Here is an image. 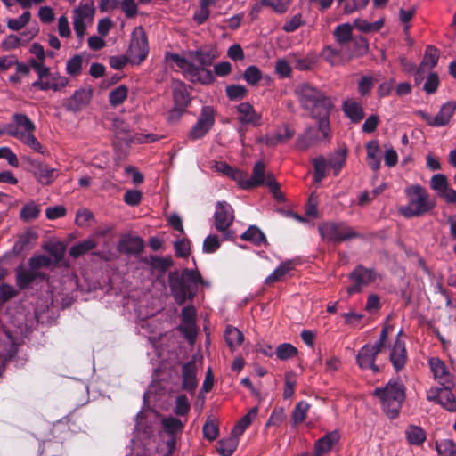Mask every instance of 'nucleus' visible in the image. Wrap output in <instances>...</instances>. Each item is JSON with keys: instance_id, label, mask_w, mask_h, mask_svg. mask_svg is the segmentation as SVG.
Listing matches in <instances>:
<instances>
[{"instance_id": "nucleus-1", "label": "nucleus", "mask_w": 456, "mask_h": 456, "mask_svg": "<svg viewBox=\"0 0 456 456\" xmlns=\"http://www.w3.org/2000/svg\"><path fill=\"white\" fill-rule=\"evenodd\" d=\"M190 58L198 61L199 65L180 56L178 53H166V60L174 62L182 71L184 77L193 84L211 85L215 81V76L207 67L212 65L218 54L211 45H203L195 51L188 53Z\"/></svg>"}, {"instance_id": "nucleus-2", "label": "nucleus", "mask_w": 456, "mask_h": 456, "mask_svg": "<svg viewBox=\"0 0 456 456\" xmlns=\"http://www.w3.org/2000/svg\"><path fill=\"white\" fill-rule=\"evenodd\" d=\"M295 94L301 108L309 111L312 118L320 119L321 130L327 132L328 118L333 107L330 97L307 83L298 85Z\"/></svg>"}, {"instance_id": "nucleus-3", "label": "nucleus", "mask_w": 456, "mask_h": 456, "mask_svg": "<svg viewBox=\"0 0 456 456\" xmlns=\"http://www.w3.org/2000/svg\"><path fill=\"white\" fill-rule=\"evenodd\" d=\"M204 281L198 270L184 268L181 273L177 270L168 273V285L171 295L178 305L186 301H192L198 293V286Z\"/></svg>"}, {"instance_id": "nucleus-4", "label": "nucleus", "mask_w": 456, "mask_h": 456, "mask_svg": "<svg viewBox=\"0 0 456 456\" xmlns=\"http://www.w3.org/2000/svg\"><path fill=\"white\" fill-rule=\"evenodd\" d=\"M406 387L399 379H392L384 387H376L372 395L379 398L382 411L390 419L399 417L405 400Z\"/></svg>"}, {"instance_id": "nucleus-5", "label": "nucleus", "mask_w": 456, "mask_h": 456, "mask_svg": "<svg viewBox=\"0 0 456 456\" xmlns=\"http://www.w3.org/2000/svg\"><path fill=\"white\" fill-rule=\"evenodd\" d=\"M35 131L36 125L34 122L26 114L22 113H15L12 116V122L0 126V134L14 137L36 152L44 154L45 150L33 134Z\"/></svg>"}, {"instance_id": "nucleus-6", "label": "nucleus", "mask_w": 456, "mask_h": 456, "mask_svg": "<svg viewBox=\"0 0 456 456\" xmlns=\"http://www.w3.org/2000/svg\"><path fill=\"white\" fill-rule=\"evenodd\" d=\"M408 203L398 208L405 218L419 217L430 212L436 206L427 189L419 184H411L404 189Z\"/></svg>"}, {"instance_id": "nucleus-7", "label": "nucleus", "mask_w": 456, "mask_h": 456, "mask_svg": "<svg viewBox=\"0 0 456 456\" xmlns=\"http://www.w3.org/2000/svg\"><path fill=\"white\" fill-rule=\"evenodd\" d=\"M318 231L322 239L334 245L360 238L361 233L345 222H326L320 224Z\"/></svg>"}, {"instance_id": "nucleus-8", "label": "nucleus", "mask_w": 456, "mask_h": 456, "mask_svg": "<svg viewBox=\"0 0 456 456\" xmlns=\"http://www.w3.org/2000/svg\"><path fill=\"white\" fill-rule=\"evenodd\" d=\"M234 220V214L232 206L226 201H218L215 208L214 225L217 232L226 240H232L235 238L234 231L230 227Z\"/></svg>"}, {"instance_id": "nucleus-9", "label": "nucleus", "mask_w": 456, "mask_h": 456, "mask_svg": "<svg viewBox=\"0 0 456 456\" xmlns=\"http://www.w3.org/2000/svg\"><path fill=\"white\" fill-rule=\"evenodd\" d=\"M149 53V45L145 31L142 27L135 28L131 35L127 55L130 62L140 65Z\"/></svg>"}, {"instance_id": "nucleus-10", "label": "nucleus", "mask_w": 456, "mask_h": 456, "mask_svg": "<svg viewBox=\"0 0 456 456\" xmlns=\"http://www.w3.org/2000/svg\"><path fill=\"white\" fill-rule=\"evenodd\" d=\"M215 124L214 110L211 107L205 106L190 130L187 138L190 141H197L205 137Z\"/></svg>"}, {"instance_id": "nucleus-11", "label": "nucleus", "mask_w": 456, "mask_h": 456, "mask_svg": "<svg viewBox=\"0 0 456 456\" xmlns=\"http://www.w3.org/2000/svg\"><path fill=\"white\" fill-rule=\"evenodd\" d=\"M330 139V120L328 119V129L325 133L321 130L320 119H318V127H309L305 134L297 138L296 146L300 151H306L310 147L325 140Z\"/></svg>"}, {"instance_id": "nucleus-12", "label": "nucleus", "mask_w": 456, "mask_h": 456, "mask_svg": "<svg viewBox=\"0 0 456 456\" xmlns=\"http://www.w3.org/2000/svg\"><path fill=\"white\" fill-rule=\"evenodd\" d=\"M28 171L42 185H50L58 177L59 171L47 164L34 159H28Z\"/></svg>"}, {"instance_id": "nucleus-13", "label": "nucleus", "mask_w": 456, "mask_h": 456, "mask_svg": "<svg viewBox=\"0 0 456 456\" xmlns=\"http://www.w3.org/2000/svg\"><path fill=\"white\" fill-rule=\"evenodd\" d=\"M454 386V381L446 380L444 387H439L436 391V396L428 395L427 399L429 402L440 404L450 412H456V397L452 392Z\"/></svg>"}, {"instance_id": "nucleus-14", "label": "nucleus", "mask_w": 456, "mask_h": 456, "mask_svg": "<svg viewBox=\"0 0 456 456\" xmlns=\"http://www.w3.org/2000/svg\"><path fill=\"white\" fill-rule=\"evenodd\" d=\"M46 278V274L40 271H34L33 269H26L22 265L15 269V281L16 285L20 290L27 289L37 279L43 281Z\"/></svg>"}, {"instance_id": "nucleus-15", "label": "nucleus", "mask_w": 456, "mask_h": 456, "mask_svg": "<svg viewBox=\"0 0 456 456\" xmlns=\"http://www.w3.org/2000/svg\"><path fill=\"white\" fill-rule=\"evenodd\" d=\"M237 120L241 125L258 126L261 124L262 115L256 111L254 106L248 102H241L236 107Z\"/></svg>"}, {"instance_id": "nucleus-16", "label": "nucleus", "mask_w": 456, "mask_h": 456, "mask_svg": "<svg viewBox=\"0 0 456 456\" xmlns=\"http://www.w3.org/2000/svg\"><path fill=\"white\" fill-rule=\"evenodd\" d=\"M401 333L402 331L399 332L389 354L390 362L396 372L402 370L408 361L405 342L399 338Z\"/></svg>"}, {"instance_id": "nucleus-17", "label": "nucleus", "mask_w": 456, "mask_h": 456, "mask_svg": "<svg viewBox=\"0 0 456 456\" xmlns=\"http://www.w3.org/2000/svg\"><path fill=\"white\" fill-rule=\"evenodd\" d=\"M73 26L77 37L82 38L86 35V26L85 20L94 14V9L88 4L81 5L74 10Z\"/></svg>"}, {"instance_id": "nucleus-18", "label": "nucleus", "mask_w": 456, "mask_h": 456, "mask_svg": "<svg viewBox=\"0 0 456 456\" xmlns=\"http://www.w3.org/2000/svg\"><path fill=\"white\" fill-rule=\"evenodd\" d=\"M197 365L195 361L185 362L182 368V388L190 393H193L198 386Z\"/></svg>"}, {"instance_id": "nucleus-19", "label": "nucleus", "mask_w": 456, "mask_h": 456, "mask_svg": "<svg viewBox=\"0 0 456 456\" xmlns=\"http://www.w3.org/2000/svg\"><path fill=\"white\" fill-rule=\"evenodd\" d=\"M348 49L334 45H327L322 51V57L331 65H337L344 60H350Z\"/></svg>"}, {"instance_id": "nucleus-20", "label": "nucleus", "mask_w": 456, "mask_h": 456, "mask_svg": "<svg viewBox=\"0 0 456 456\" xmlns=\"http://www.w3.org/2000/svg\"><path fill=\"white\" fill-rule=\"evenodd\" d=\"M265 165L264 162H256L253 167L252 175L250 178H248V174L245 173V177H243L242 182V189L251 190L253 188L264 185L265 176Z\"/></svg>"}, {"instance_id": "nucleus-21", "label": "nucleus", "mask_w": 456, "mask_h": 456, "mask_svg": "<svg viewBox=\"0 0 456 456\" xmlns=\"http://www.w3.org/2000/svg\"><path fill=\"white\" fill-rule=\"evenodd\" d=\"M352 286L347 288L349 295L359 292L370 281V270L357 266L351 273Z\"/></svg>"}, {"instance_id": "nucleus-22", "label": "nucleus", "mask_w": 456, "mask_h": 456, "mask_svg": "<svg viewBox=\"0 0 456 456\" xmlns=\"http://www.w3.org/2000/svg\"><path fill=\"white\" fill-rule=\"evenodd\" d=\"M115 134L118 140L123 141L126 145L134 142L147 143V139L143 134H135L131 135L124 123L119 119L114 120Z\"/></svg>"}, {"instance_id": "nucleus-23", "label": "nucleus", "mask_w": 456, "mask_h": 456, "mask_svg": "<svg viewBox=\"0 0 456 456\" xmlns=\"http://www.w3.org/2000/svg\"><path fill=\"white\" fill-rule=\"evenodd\" d=\"M28 65L29 69H33L37 74V79L32 83L31 86L41 91H47V88L50 86L46 83H43V79L50 75V69L45 65V61L30 59Z\"/></svg>"}, {"instance_id": "nucleus-24", "label": "nucleus", "mask_w": 456, "mask_h": 456, "mask_svg": "<svg viewBox=\"0 0 456 456\" xmlns=\"http://www.w3.org/2000/svg\"><path fill=\"white\" fill-rule=\"evenodd\" d=\"M355 33L353 32V27L349 23L338 25L334 31L333 37L335 44L343 48H350L352 39Z\"/></svg>"}, {"instance_id": "nucleus-25", "label": "nucleus", "mask_w": 456, "mask_h": 456, "mask_svg": "<svg viewBox=\"0 0 456 456\" xmlns=\"http://www.w3.org/2000/svg\"><path fill=\"white\" fill-rule=\"evenodd\" d=\"M144 248V242L138 236H128L119 240L118 249L120 253L138 255L141 254Z\"/></svg>"}, {"instance_id": "nucleus-26", "label": "nucleus", "mask_w": 456, "mask_h": 456, "mask_svg": "<svg viewBox=\"0 0 456 456\" xmlns=\"http://www.w3.org/2000/svg\"><path fill=\"white\" fill-rule=\"evenodd\" d=\"M339 436L337 432H330L324 436L317 439L314 443V451L313 456H322L330 452L338 442Z\"/></svg>"}, {"instance_id": "nucleus-27", "label": "nucleus", "mask_w": 456, "mask_h": 456, "mask_svg": "<svg viewBox=\"0 0 456 456\" xmlns=\"http://www.w3.org/2000/svg\"><path fill=\"white\" fill-rule=\"evenodd\" d=\"M456 110V102L449 101L443 104L438 113L434 117L433 124L436 127L444 126L449 124Z\"/></svg>"}, {"instance_id": "nucleus-28", "label": "nucleus", "mask_w": 456, "mask_h": 456, "mask_svg": "<svg viewBox=\"0 0 456 456\" xmlns=\"http://www.w3.org/2000/svg\"><path fill=\"white\" fill-rule=\"evenodd\" d=\"M90 99V91L86 89L77 90L68 100L67 109L73 112L79 111L89 103Z\"/></svg>"}, {"instance_id": "nucleus-29", "label": "nucleus", "mask_w": 456, "mask_h": 456, "mask_svg": "<svg viewBox=\"0 0 456 456\" xmlns=\"http://www.w3.org/2000/svg\"><path fill=\"white\" fill-rule=\"evenodd\" d=\"M429 365L436 379L438 380L442 387H444V382L454 381L452 376L448 371L446 365L443 361L438 358H431Z\"/></svg>"}, {"instance_id": "nucleus-30", "label": "nucleus", "mask_w": 456, "mask_h": 456, "mask_svg": "<svg viewBox=\"0 0 456 456\" xmlns=\"http://www.w3.org/2000/svg\"><path fill=\"white\" fill-rule=\"evenodd\" d=\"M345 115L354 123H359L364 118L363 109L358 102L354 99H347L343 102Z\"/></svg>"}, {"instance_id": "nucleus-31", "label": "nucleus", "mask_w": 456, "mask_h": 456, "mask_svg": "<svg viewBox=\"0 0 456 456\" xmlns=\"http://www.w3.org/2000/svg\"><path fill=\"white\" fill-rule=\"evenodd\" d=\"M37 236L36 232L32 230L28 229L23 233H21L17 241L14 243L12 248V252L14 255L19 256L22 252L26 250H29L32 248L34 241L37 240Z\"/></svg>"}, {"instance_id": "nucleus-32", "label": "nucleus", "mask_w": 456, "mask_h": 456, "mask_svg": "<svg viewBox=\"0 0 456 456\" xmlns=\"http://www.w3.org/2000/svg\"><path fill=\"white\" fill-rule=\"evenodd\" d=\"M240 239L251 242L255 246L267 244V239L265 233L256 225H250L241 235Z\"/></svg>"}, {"instance_id": "nucleus-33", "label": "nucleus", "mask_w": 456, "mask_h": 456, "mask_svg": "<svg viewBox=\"0 0 456 456\" xmlns=\"http://www.w3.org/2000/svg\"><path fill=\"white\" fill-rule=\"evenodd\" d=\"M368 38L362 36L361 34H354L352 39L351 46L348 48V52L351 53L350 59L363 55L368 52Z\"/></svg>"}, {"instance_id": "nucleus-34", "label": "nucleus", "mask_w": 456, "mask_h": 456, "mask_svg": "<svg viewBox=\"0 0 456 456\" xmlns=\"http://www.w3.org/2000/svg\"><path fill=\"white\" fill-rule=\"evenodd\" d=\"M393 330V326L386 321L381 330L379 339L372 346V357L381 352L383 347L386 346V342L387 340L388 334ZM374 359L372 358V362ZM372 371H379V368L374 365L372 362Z\"/></svg>"}, {"instance_id": "nucleus-35", "label": "nucleus", "mask_w": 456, "mask_h": 456, "mask_svg": "<svg viewBox=\"0 0 456 456\" xmlns=\"http://www.w3.org/2000/svg\"><path fill=\"white\" fill-rule=\"evenodd\" d=\"M216 169L217 171L237 182L239 186L242 189V182L243 177H245V172L238 168H234L228 165L226 162L222 161L216 163Z\"/></svg>"}, {"instance_id": "nucleus-36", "label": "nucleus", "mask_w": 456, "mask_h": 456, "mask_svg": "<svg viewBox=\"0 0 456 456\" xmlns=\"http://www.w3.org/2000/svg\"><path fill=\"white\" fill-rule=\"evenodd\" d=\"M406 438L412 445H421L427 439L425 430L415 425L409 426L405 430Z\"/></svg>"}, {"instance_id": "nucleus-37", "label": "nucleus", "mask_w": 456, "mask_h": 456, "mask_svg": "<svg viewBox=\"0 0 456 456\" xmlns=\"http://www.w3.org/2000/svg\"><path fill=\"white\" fill-rule=\"evenodd\" d=\"M292 264L289 261L281 263L265 281V284L271 285L274 282L282 281L285 276L292 270Z\"/></svg>"}, {"instance_id": "nucleus-38", "label": "nucleus", "mask_w": 456, "mask_h": 456, "mask_svg": "<svg viewBox=\"0 0 456 456\" xmlns=\"http://www.w3.org/2000/svg\"><path fill=\"white\" fill-rule=\"evenodd\" d=\"M224 339L227 346L231 349H233L234 347L240 346L242 344L244 340V335L237 328L227 326L224 331Z\"/></svg>"}, {"instance_id": "nucleus-39", "label": "nucleus", "mask_w": 456, "mask_h": 456, "mask_svg": "<svg viewBox=\"0 0 456 456\" xmlns=\"http://www.w3.org/2000/svg\"><path fill=\"white\" fill-rule=\"evenodd\" d=\"M95 248L96 242L93 239L88 238L73 245L69 249V256L77 259Z\"/></svg>"}, {"instance_id": "nucleus-40", "label": "nucleus", "mask_w": 456, "mask_h": 456, "mask_svg": "<svg viewBox=\"0 0 456 456\" xmlns=\"http://www.w3.org/2000/svg\"><path fill=\"white\" fill-rule=\"evenodd\" d=\"M149 265L151 269L164 273L174 265V262L170 256L165 257L150 256Z\"/></svg>"}, {"instance_id": "nucleus-41", "label": "nucleus", "mask_w": 456, "mask_h": 456, "mask_svg": "<svg viewBox=\"0 0 456 456\" xmlns=\"http://www.w3.org/2000/svg\"><path fill=\"white\" fill-rule=\"evenodd\" d=\"M238 436H232L227 439H222L217 443L216 450L222 456H231L238 446Z\"/></svg>"}, {"instance_id": "nucleus-42", "label": "nucleus", "mask_w": 456, "mask_h": 456, "mask_svg": "<svg viewBox=\"0 0 456 456\" xmlns=\"http://www.w3.org/2000/svg\"><path fill=\"white\" fill-rule=\"evenodd\" d=\"M43 83H46L50 86L47 90L51 89L57 92L68 85L69 79L61 76L59 73H53L50 71V75L46 76L45 79H43Z\"/></svg>"}, {"instance_id": "nucleus-43", "label": "nucleus", "mask_w": 456, "mask_h": 456, "mask_svg": "<svg viewBox=\"0 0 456 456\" xmlns=\"http://www.w3.org/2000/svg\"><path fill=\"white\" fill-rule=\"evenodd\" d=\"M347 155L346 148H339L333 155L329 158L328 165L335 170L337 175L346 163Z\"/></svg>"}, {"instance_id": "nucleus-44", "label": "nucleus", "mask_w": 456, "mask_h": 456, "mask_svg": "<svg viewBox=\"0 0 456 456\" xmlns=\"http://www.w3.org/2000/svg\"><path fill=\"white\" fill-rule=\"evenodd\" d=\"M310 407L311 405L306 401H300L296 404L291 414V422L293 426H297L305 419Z\"/></svg>"}, {"instance_id": "nucleus-45", "label": "nucleus", "mask_w": 456, "mask_h": 456, "mask_svg": "<svg viewBox=\"0 0 456 456\" xmlns=\"http://www.w3.org/2000/svg\"><path fill=\"white\" fill-rule=\"evenodd\" d=\"M175 106L187 108L191 102L190 95L183 83L173 90Z\"/></svg>"}, {"instance_id": "nucleus-46", "label": "nucleus", "mask_w": 456, "mask_h": 456, "mask_svg": "<svg viewBox=\"0 0 456 456\" xmlns=\"http://www.w3.org/2000/svg\"><path fill=\"white\" fill-rule=\"evenodd\" d=\"M39 214L40 206L36 204L34 201H29L22 207L20 212V218L22 221L28 222L37 219Z\"/></svg>"}, {"instance_id": "nucleus-47", "label": "nucleus", "mask_w": 456, "mask_h": 456, "mask_svg": "<svg viewBox=\"0 0 456 456\" xmlns=\"http://www.w3.org/2000/svg\"><path fill=\"white\" fill-rule=\"evenodd\" d=\"M127 95V86L121 85L110 92L109 102L111 106L116 107L122 104L126 100Z\"/></svg>"}, {"instance_id": "nucleus-48", "label": "nucleus", "mask_w": 456, "mask_h": 456, "mask_svg": "<svg viewBox=\"0 0 456 456\" xmlns=\"http://www.w3.org/2000/svg\"><path fill=\"white\" fill-rule=\"evenodd\" d=\"M162 425L168 436H175L181 433L184 428V424L175 417L163 419Z\"/></svg>"}, {"instance_id": "nucleus-49", "label": "nucleus", "mask_w": 456, "mask_h": 456, "mask_svg": "<svg viewBox=\"0 0 456 456\" xmlns=\"http://www.w3.org/2000/svg\"><path fill=\"white\" fill-rule=\"evenodd\" d=\"M275 354L278 359L286 361L288 359L296 357L298 354V350L290 343H282L277 346Z\"/></svg>"}, {"instance_id": "nucleus-50", "label": "nucleus", "mask_w": 456, "mask_h": 456, "mask_svg": "<svg viewBox=\"0 0 456 456\" xmlns=\"http://www.w3.org/2000/svg\"><path fill=\"white\" fill-rule=\"evenodd\" d=\"M242 77L248 85L256 86L262 79V72L256 65H250L245 69Z\"/></svg>"}, {"instance_id": "nucleus-51", "label": "nucleus", "mask_w": 456, "mask_h": 456, "mask_svg": "<svg viewBox=\"0 0 456 456\" xmlns=\"http://www.w3.org/2000/svg\"><path fill=\"white\" fill-rule=\"evenodd\" d=\"M203 436L212 442L219 436L218 424L211 417H208L202 428Z\"/></svg>"}, {"instance_id": "nucleus-52", "label": "nucleus", "mask_w": 456, "mask_h": 456, "mask_svg": "<svg viewBox=\"0 0 456 456\" xmlns=\"http://www.w3.org/2000/svg\"><path fill=\"white\" fill-rule=\"evenodd\" d=\"M294 136V131L289 126H285L283 132H278L276 134L267 136L266 144L268 146H275L279 143H282Z\"/></svg>"}, {"instance_id": "nucleus-53", "label": "nucleus", "mask_w": 456, "mask_h": 456, "mask_svg": "<svg viewBox=\"0 0 456 456\" xmlns=\"http://www.w3.org/2000/svg\"><path fill=\"white\" fill-rule=\"evenodd\" d=\"M436 449L439 456H456V444L452 439L436 442Z\"/></svg>"}, {"instance_id": "nucleus-54", "label": "nucleus", "mask_w": 456, "mask_h": 456, "mask_svg": "<svg viewBox=\"0 0 456 456\" xmlns=\"http://www.w3.org/2000/svg\"><path fill=\"white\" fill-rule=\"evenodd\" d=\"M225 94L230 101H240L248 94V89L244 86L231 85L226 86Z\"/></svg>"}, {"instance_id": "nucleus-55", "label": "nucleus", "mask_w": 456, "mask_h": 456, "mask_svg": "<svg viewBox=\"0 0 456 456\" xmlns=\"http://www.w3.org/2000/svg\"><path fill=\"white\" fill-rule=\"evenodd\" d=\"M53 264L51 257L45 255L34 256L28 259L29 268L38 271L41 268H48Z\"/></svg>"}, {"instance_id": "nucleus-56", "label": "nucleus", "mask_w": 456, "mask_h": 456, "mask_svg": "<svg viewBox=\"0 0 456 456\" xmlns=\"http://www.w3.org/2000/svg\"><path fill=\"white\" fill-rule=\"evenodd\" d=\"M356 362L362 370L370 369V345L365 344L358 352Z\"/></svg>"}, {"instance_id": "nucleus-57", "label": "nucleus", "mask_w": 456, "mask_h": 456, "mask_svg": "<svg viewBox=\"0 0 456 456\" xmlns=\"http://www.w3.org/2000/svg\"><path fill=\"white\" fill-rule=\"evenodd\" d=\"M261 5L264 7L272 8V10L278 14H283L289 9V1L285 2L283 0H261Z\"/></svg>"}, {"instance_id": "nucleus-58", "label": "nucleus", "mask_w": 456, "mask_h": 456, "mask_svg": "<svg viewBox=\"0 0 456 456\" xmlns=\"http://www.w3.org/2000/svg\"><path fill=\"white\" fill-rule=\"evenodd\" d=\"M31 13L28 11L24 12L18 19H11L7 22L9 29L18 31L24 28L30 20Z\"/></svg>"}, {"instance_id": "nucleus-59", "label": "nucleus", "mask_w": 456, "mask_h": 456, "mask_svg": "<svg viewBox=\"0 0 456 456\" xmlns=\"http://www.w3.org/2000/svg\"><path fill=\"white\" fill-rule=\"evenodd\" d=\"M439 60V53L436 46L428 45L425 52L424 59L421 62V66L428 65L430 63V68H435L437 65Z\"/></svg>"}, {"instance_id": "nucleus-60", "label": "nucleus", "mask_w": 456, "mask_h": 456, "mask_svg": "<svg viewBox=\"0 0 456 456\" xmlns=\"http://www.w3.org/2000/svg\"><path fill=\"white\" fill-rule=\"evenodd\" d=\"M314 167V181L321 182L325 177L327 162L322 156H319L313 160Z\"/></svg>"}, {"instance_id": "nucleus-61", "label": "nucleus", "mask_w": 456, "mask_h": 456, "mask_svg": "<svg viewBox=\"0 0 456 456\" xmlns=\"http://www.w3.org/2000/svg\"><path fill=\"white\" fill-rule=\"evenodd\" d=\"M83 60L80 55L70 58L66 64V71L70 76H77L82 69Z\"/></svg>"}, {"instance_id": "nucleus-62", "label": "nucleus", "mask_w": 456, "mask_h": 456, "mask_svg": "<svg viewBox=\"0 0 456 456\" xmlns=\"http://www.w3.org/2000/svg\"><path fill=\"white\" fill-rule=\"evenodd\" d=\"M430 186L433 190L439 191L441 194L448 188V181L444 175L436 174L432 176Z\"/></svg>"}, {"instance_id": "nucleus-63", "label": "nucleus", "mask_w": 456, "mask_h": 456, "mask_svg": "<svg viewBox=\"0 0 456 456\" xmlns=\"http://www.w3.org/2000/svg\"><path fill=\"white\" fill-rule=\"evenodd\" d=\"M221 243L217 235H208L203 241V252L207 254L215 253L219 249Z\"/></svg>"}, {"instance_id": "nucleus-64", "label": "nucleus", "mask_w": 456, "mask_h": 456, "mask_svg": "<svg viewBox=\"0 0 456 456\" xmlns=\"http://www.w3.org/2000/svg\"><path fill=\"white\" fill-rule=\"evenodd\" d=\"M191 405L185 395L176 397L175 413L178 416H185L190 411Z\"/></svg>"}]
</instances>
